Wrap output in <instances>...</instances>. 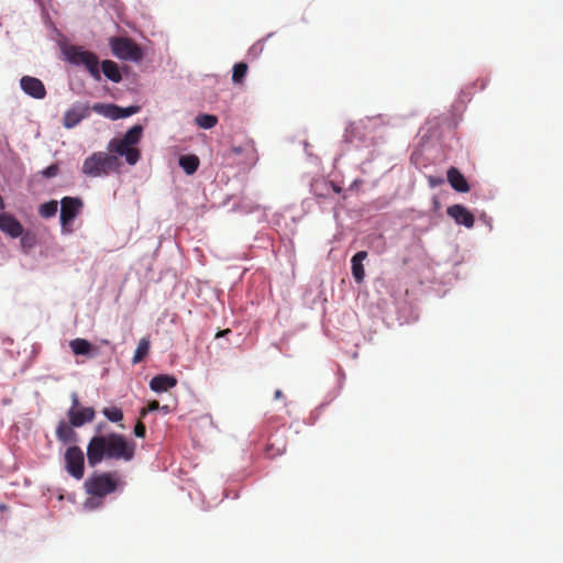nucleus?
I'll return each instance as SVG.
<instances>
[{
	"mask_svg": "<svg viewBox=\"0 0 563 563\" xmlns=\"http://www.w3.org/2000/svg\"><path fill=\"white\" fill-rule=\"evenodd\" d=\"M135 454V443L115 432L93 435L87 445V460L96 467L103 460H122L129 462Z\"/></svg>",
	"mask_w": 563,
	"mask_h": 563,
	"instance_id": "f257e3e1",
	"label": "nucleus"
},
{
	"mask_svg": "<svg viewBox=\"0 0 563 563\" xmlns=\"http://www.w3.org/2000/svg\"><path fill=\"white\" fill-rule=\"evenodd\" d=\"M389 132L385 117H366L351 123L344 133V141L356 151L367 150L372 156L378 143H383Z\"/></svg>",
	"mask_w": 563,
	"mask_h": 563,
	"instance_id": "f03ea898",
	"label": "nucleus"
},
{
	"mask_svg": "<svg viewBox=\"0 0 563 563\" xmlns=\"http://www.w3.org/2000/svg\"><path fill=\"white\" fill-rule=\"evenodd\" d=\"M118 167V158L115 155L106 152H95L85 158L81 173L89 178H98L108 176Z\"/></svg>",
	"mask_w": 563,
	"mask_h": 563,
	"instance_id": "7ed1b4c3",
	"label": "nucleus"
},
{
	"mask_svg": "<svg viewBox=\"0 0 563 563\" xmlns=\"http://www.w3.org/2000/svg\"><path fill=\"white\" fill-rule=\"evenodd\" d=\"M123 486L118 481L115 472H93L84 484L85 490L88 495H99L106 497Z\"/></svg>",
	"mask_w": 563,
	"mask_h": 563,
	"instance_id": "20e7f679",
	"label": "nucleus"
},
{
	"mask_svg": "<svg viewBox=\"0 0 563 563\" xmlns=\"http://www.w3.org/2000/svg\"><path fill=\"white\" fill-rule=\"evenodd\" d=\"M109 45L112 54L119 59L139 63L143 58L140 46L128 37H111Z\"/></svg>",
	"mask_w": 563,
	"mask_h": 563,
	"instance_id": "39448f33",
	"label": "nucleus"
},
{
	"mask_svg": "<svg viewBox=\"0 0 563 563\" xmlns=\"http://www.w3.org/2000/svg\"><path fill=\"white\" fill-rule=\"evenodd\" d=\"M81 208L82 200L79 197H64L60 200L59 222L63 235H67L73 232L70 225L79 214Z\"/></svg>",
	"mask_w": 563,
	"mask_h": 563,
	"instance_id": "423d86ee",
	"label": "nucleus"
},
{
	"mask_svg": "<svg viewBox=\"0 0 563 563\" xmlns=\"http://www.w3.org/2000/svg\"><path fill=\"white\" fill-rule=\"evenodd\" d=\"M65 470L75 479H81L85 473V454L77 445L69 446L65 452Z\"/></svg>",
	"mask_w": 563,
	"mask_h": 563,
	"instance_id": "0eeeda50",
	"label": "nucleus"
},
{
	"mask_svg": "<svg viewBox=\"0 0 563 563\" xmlns=\"http://www.w3.org/2000/svg\"><path fill=\"white\" fill-rule=\"evenodd\" d=\"M107 150L109 153H114L117 157H124L125 162L131 166H134L141 158V152L136 147L124 143L120 137L111 139Z\"/></svg>",
	"mask_w": 563,
	"mask_h": 563,
	"instance_id": "6e6552de",
	"label": "nucleus"
},
{
	"mask_svg": "<svg viewBox=\"0 0 563 563\" xmlns=\"http://www.w3.org/2000/svg\"><path fill=\"white\" fill-rule=\"evenodd\" d=\"M90 113V106L88 102H75L69 109L66 110L63 118V125L66 129H74L84 119L88 118Z\"/></svg>",
	"mask_w": 563,
	"mask_h": 563,
	"instance_id": "1a4fd4ad",
	"label": "nucleus"
},
{
	"mask_svg": "<svg viewBox=\"0 0 563 563\" xmlns=\"http://www.w3.org/2000/svg\"><path fill=\"white\" fill-rule=\"evenodd\" d=\"M20 88L29 97L33 99H44L46 96V88L43 81L33 76H22L20 78Z\"/></svg>",
	"mask_w": 563,
	"mask_h": 563,
	"instance_id": "9d476101",
	"label": "nucleus"
},
{
	"mask_svg": "<svg viewBox=\"0 0 563 563\" xmlns=\"http://www.w3.org/2000/svg\"><path fill=\"white\" fill-rule=\"evenodd\" d=\"M446 213L457 225H463L467 229L474 227L475 217L464 205L455 203L449 206Z\"/></svg>",
	"mask_w": 563,
	"mask_h": 563,
	"instance_id": "9b49d317",
	"label": "nucleus"
},
{
	"mask_svg": "<svg viewBox=\"0 0 563 563\" xmlns=\"http://www.w3.org/2000/svg\"><path fill=\"white\" fill-rule=\"evenodd\" d=\"M0 230L12 239H16L23 234V225L21 222L8 212H0Z\"/></svg>",
	"mask_w": 563,
	"mask_h": 563,
	"instance_id": "f8f14e48",
	"label": "nucleus"
},
{
	"mask_svg": "<svg viewBox=\"0 0 563 563\" xmlns=\"http://www.w3.org/2000/svg\"><path fill=\"white\" fill-rule=\"evenodd\" d=\"M69 423L74 428L82 427L95 418V410L91 407L69 408L67 411Z\"/></svg>",
	"mask_w": 563,
	"mask_h": 563,
	"instance_id": "ddd939ff",
	"label": "nucleus"
},
{
	"mask_svg": "<svg viewBox=\"0 0 563 563\" xmlns=\"http://www.w3.org/2000/svg\"><path fill=\"white\" fill-rule=\"evenodd\" d=\"M87 49L78 45H60L62 57L68 64L79 67Z\"/></svg>",
	"mask_w": 563,
	"mask_h": 563,
	"instance_id": "4468645a",
	"label": "nucleus"
},
{
	"mask_svg": "<svg viewBox=\"0 0 563 563\" xmlns=\"http://www.w3.org/2000/svg\"><path fill=\"white\" fill-rule=\"evenodd\" d=\"M446 178L453 190L462 194L470 191L468 181L459 168L451 166L446 172Z\"/></svg>",
	"mask_w": 563,
	"mask_h": 563,
	"instance_id": "2eb2a0df",
	"label": "nucleus"
},
{
	"mask_svg": "<svg viewBox=\"0 0 563 563\" xmlns=\"http://www.w3.org/2000/svg\"><path fill=\"white\" fill-rule=\"evenodd\" d=\"M177 385V378L169 374H159L150 380V389L156 394L165 393Z\"/></svg>",
	"mask_w": 563,
	"mask_h": 563,
	"instance_id": "dca6fc26",
	"label": "nucleus"
},
{
	"mask_svg": "<svg viewBox=\"0 0 563 563\" xmlns=\"http://www.w3.org/2000/svg\"><path fill=\"white\" fill-rule=\"evenodd\" d=\"M69 347L75 355L95 357L97 349L86 339L77 338L69 342Z\"/></svg>",
	"mask_w": 563,
	"mask_h": 563,
	"instance_id": "f3484780",
	"label": "nucleus"
},
{
	"mask_svg": "<svg viewBox=\"0 0 563 563\" xmlns=\"http://www.w3.org/2000/svg\"><path fill=\"white\" fill-rule=\"evenodd\" d=\"M80 66L85 67L96 81L101 80L100 62L95 53L86 51Z\"/></svg>",
	"mask_w": 563,
	"mask_h": 563,
	"instance_id": "a211bd4d",
	"label": "nucleus"
},
{
	"mask_svg": "<svg viewBox=\"0 0 563 563\" xmlns=\"http://www.w3.org/2000/svg\"><path fill=\"white\" fill-rule=\"evenodd\" d=\"M366 257H367L366 251H358L351 258L352 276L355 279V282L358 284L362 283L365 277V269H364L363 262L366 260Z\"/></svg>",
	"mask_w": 563,
	"mask_h": 563,
	"instance_id": "6ab92c4d",
	"label": "nucleus"
},
{
	"mask_svg": "<svg viewBox=\"0 0 563 563\" xmlns=\"http://www.w3.org/2000/svg\"><path fill=\"white\" fill-rule=\"evenodd\" d=\"M100 71L104 75V77L118 84L122 80V74L117 63L110 59H106L100 64Z\"/></svg>",
	"mask_w": 563,
	"mask_h": 563,
	"instance_id": "aec40b11",
	"label": "nucleus"
},
{
	"mask_svg": "<svg viewBox=\"0 0 563 563\" xmlns=\"http://www.w3.org/2000/svg\"><path fill=\"white\" fill-rule=\"evenodd\" d=\"M71 424H67L65 421H60L56 428V437L64 444L76 443L77 433L74 431Z\"/></svg>",
	"mask_w": 563,
	"mask_h": 563,
	"instance_id": "412c9836",
	"label": "nucleus"
},
{
	"mask_svg": "<svg viewBox=\"0 0 563 563\" xmlns=\"http://www.w3.org/2000/svg\"><path fill=\"white\" fill-rule=\"evenodd\" d=\"M178 164L187 175H194L199 167V158L195 154H183L178 157Z\"/></svg>",
	"mask_w": 563,
	"mask_h": 563,
	"instance_id": "4be33fe9",
	"label": "nucleus"
},
{
	"mask_svg": "<svg viewBox=\"0 0 563 563\" xmlns=\"http://www.w3.org/2000/svg\"><path fill=\"white\" fill-rule=\"evenodd\" d=\"M143 131L144 129L142 124H134L123 134L121 139L128 145L135 147V145L139 144L142 139Z\"/></svg>",
	"mask_w": 563,
	"mask_h": 563,
	"instance_id": "5701e85b",
	"label": "nucleus"
},
{
	"mask_svg": "<svg viewBox=\"0 0 563 563\" xmlns=\"http://www.w3.org/2000/svg\"><path fill=\"white\" fill-rule=\"evenodd\" d=\"M249 66L244 62H239L233 65L231 80L234 85L243 84L247 74Z\"/></svg>",
	"mask_w": 563,
	"mask_h": 563,
	"instance_id": "b1692460",
	"label": "nucleus"
},
{
	"mask_svg": "<svg viewBox=\"0 0 563 563\" xmlns=\"http://www.w3.org/2000/svg\"><path fill=\"white\" fill-rule=\"evenodd\" d=\"M195 122L200 129L210 130L217 125L218 117L210 113H199L196 115Z\"/></svg>",
	"mask_w": 563,
	"mask_h": 563,
	"instance_id": "393cba45",
	"label": "nucleus"
},
{
	"mask_svg": "<svg viewBox=\"0 0 563 563\" xmlns=\"http://www.w3.org/2000/svg\"><path fill=\"white\" fill-rule=\"evenodd\" d=\"M58 211V202L56 200H49L41 203L38 207V214L44 219H49L56 216Z\"/></svg>",
	"mask_w": 563,
	"mask_h": 563,
	"instance_id": "a878e982",
	"label": "nucleus"
},
{
	"mask_svg": "<svg viewBox=\"0 0 563 563\" xmlns=\"http://www.w3.org/2000/svg\"><path fill=\"white\" fill-rule=\"evenodd\" d=\"M148 351H150V341L146 338H142L139 341V344L134 352L133 363L134 364L140 363L147 355Z\"/></svg>",
	"mask_w": 563,
	"mask_h": 563,
	"instance_id": "bb28decb",
	"label": "nucleus"
},
{
	"mask_svg": "<svg viewBox=\"0 0 563 563\" xmlns=\"http://www.w3.org/2000/svg\"><path fill=\"white\" fill-rule=\"evenodd\" d=\"M102 496L99 495H89L86 501L82 505L84 510L86 511H95L101 509L104 505Z\"/></svg>",
	"mask_w": 563,
	"mask_h": 563,
	"instance_id": "cd10ccee",
	"label": "nucleus"
},
{
	"mask_svg": "<svg viewBox=\"0 0 563 563\" xmlns=\"http://www.w3.org/2000/svg\"><path fill=\"white\" fill-rule=\"evenodd\" d=\"M102 413L111 422H120L123 419L122 410L115 406L103 408Z\"/></svg>",
	"mask_w": 563,
	"mask_h": 563,
	"instance_id": "c85d7f7f",
	"label": "nucleus"
},
{
	"mask_svg": "<svg viewBox=\"0 0 563 563\" xmlns=\"http://www.w3.org/2000/svg\"><path fill=\"white\" fill-rule=\"evenodd\" d=\"M274 33H268L264 38L262 40H258L257 42H255L250 48H249V52H247V55L250 57H252L253 59L260 57V55L263 53V49H264V42L272 37Z\"/></svg>",
	"mask_w": 563,
	"mask_h": 563,
	"instance_id": "c756f323",
	"label": "nucleus"
},
{
	"mask_svg": "<svg viewBox=\"0 0 563 563\" xmlns=\"http://www.w3.org/2000/svg\"><path fill=\"white\" fill-rule=\"evenodd\" d=\"M111 106H112V103L97 102L90 107V110L98 113L99 115H102V117L109 119Z\"/></svg>",
	"mask_w": 563,
	"mask_h": 563,
	"instance_id": "7c9ffc66",
	"label": "nucleus"
},
{
	"mask_svg": "<svg viewBox=\"0 0 563 563\" xmlns=\"http://www.w3.org/2000/svg\"><path fill=\"white\" fill-rule=\"evenodd\" d=\"M21 246L23 249H32L35 245V236L31 234L30 232H26L19 236Z\"/></svg>",
	"mask_w": 563,
	"mask_h": 563,
	"instance_id": "2f4dec72",
	"label": "nucleus"
},
{
	"mask_svg": "<svg viewBox=\"0 0 563 563\" xmlns=\"http://www.w3.org/2000/svg\"><path fill=\"white\" fill-rule=\"evenodd\" d=\"M140 110H141V107L136 106V104H132L129 107H121L120 119L129 118V117L137 113Z\"/></svg>",
	"mask_w": 563,
	"mask_h": 563,
	"instance_id": "473e14b6",
	"label": "nucleus"
},
{
	"mask_svg": "<svg viewBox=\"0 0 563 563\" xmlns=\"http://www.w3.org/2000/svg\"><path fill=\"white\" fill-rule=\"evenodd\" d=\"M58 170H59V168H58L57 164H51L49 166H47L46 168H44L41 172V175L44 178H53V177L57 176Z\"/></svg>",
	"mask_w": 563,
	"mask_h": 563,
	"instance_id": "72a5a7b5",
	"label": "nucleus"
},
{
	"mask_svg": "<svg viewBox=\"0 0 563 563\" xmlns=\"http://www.w3.org/2000/svg\"><path fill=\"white\" fill-rule=\"evenodd\" d=\"M427 179H428V184H429L430 188H437V187L441 186L442 184H444V179L441 176L430 175L427 177Z\"/></svg>",
	"mask_w": 563,
	"mask_h": 563,
	"instance_id": "f704fd0d",
	"label": "nucleus"
},
{
	"mask_svg": "<svg viewBox=\"0 0 563 563\" xmlns=\"http://www.w3.org/2000/svg\"><path fill=\"white\" fill-rule=\"evenodd\" d=\"M133 433L136 438H144L146 433V428L144 423L139 421L134 427Z\"/></svg>",
	"mask_w": 563,
	"mask_h": 563,
	"instance_id": "c9c22d12",
	"label": "nucleus"
},
{
	"mask_svg": "<svg viewBox=\"0 0 563 563\" xmlns=\"http://www.w3.org/2000/svg\"><path fill=\"white\" fill-rule=\"evenodd\" d=\"M120 111H121V107L115 103H112L109 119L112 121L119 120L120 115H121Z\"/></svg>",
	"mask_w": 563,
	"mask_h": 563,
	"instance_id": "e433bc0d",
	"label": "nucleus"
},
{
	"mask_svg": "<svg viewBox=\"0 0 563 563\" xmlns=\"http://www.w3.org/2000/svg\"><path fill=\"white\" fill-rule=\"evenodd\" d=\"M158 409H159V402L156 401V400H153V401H150L147 408L142 410L141 415L144 417L148 412H152V411H155V410H158Z\"/></svg>",
	"mask_w": 563,
	"mask_h": 563,
	"instance_id": "4c0bfd02",
	"label": "nucleus"
},
{
	"mask_svg": "<svg viewBox=\"0 0 563 563\" xmlns=\"http://www.w3.org/2000/svg\"><path fill=\"white\" fill-rule=\"evenodd\" d=\"M70 408H75V409L80 408L79 407V398H78V395L76 393L71 394V406H70Z\"/></svg>",
	"mask_w": 563,
	"mask_h": 563,
	"instance_id": "58836bf2",
	"label": "nucleus"
},
{
	"mask_svg": "<svg viewBox=\"0 0 563 563\" xmlns=\"http://www.w3.org/2000/svg\"><path fill=\"white\" fill-rule=\"evenodd\" d=\"M274 398L275 399H280L283 398V391L280 389H277L274 394Z\"/></svg>",
	"mask_w": 563,
	"mask_h": 563,
	"instance_id": "ea45409f",
	"label": "nucleus"
},
{
	"mask_svg": "<svg viewBox=\"0 0 563 563\" xmlns=\"http://www.w3.org/2000/svg\"><path fill=\"white\" fill-rule=\"evenodd\" d=\"M158 410L163 411L164 413L169 412V408H168V406H166V405H165V406H162V407L159 406V409H158Z\"/></svg>",
	"mask_w": 563,
	"mask_h": 563,
	"instance_id": "a19ab883",
	"label": "nucleus"
},
{
	"mask_svg": "<svg viewBox=\"0 0 563 563\" xmlns=\"http://www.w3.org/2000/svg\"><path fill=\"white\" fill-rule=\"evenodd\" d=\"M433 205H434V208H439L440 207V202L437 198L433 199Z\"/></svg>",
	"mask_w": 563,
	"mask_h": 563,
	"instance_id": "79ce46f5",
	"label": "nucleus"
},
{
	"mask_svg": "<svg viewBox=\"0 0 563 563\" xmlns=\"http://www.w3.org/2000/svg\"><path fill=\"white\" fill-rule=\"evenodd\" d=\"M234 152L235 153H241V148L240 147H234Z\"/></svg>",
	"mask_w": 563,
	"mask_h": 563,
	"instance_id": "37998d69",
	"label": "nucleus"
}]
</instances>
